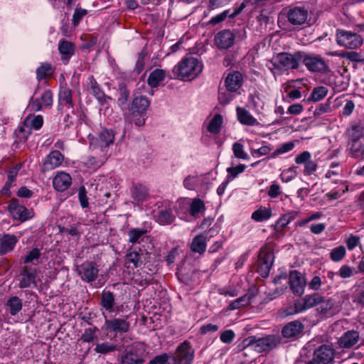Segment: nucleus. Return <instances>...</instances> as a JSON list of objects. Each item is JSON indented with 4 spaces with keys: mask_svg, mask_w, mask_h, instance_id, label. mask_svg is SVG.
<instances>
[{
    "mask_svg": "<svg viewBox=\"0 0 364 364\" xmlns=\"http://www.w3.org/2000/svg\"><path fill=\"white\" fill-rule=\"evenodd\" d=\"M202 64L193 57L185 58L173 69L175 75L183 80H191L196 77L202 71Z\"/></svg>",
    "mask_w": 364,
    "mask_h": 364,
    "instance_id": "1",
    "label": "nucleus"
},
{
    "mask_svg": "<svg viewBox=\"0 0 364 364\" xmlns=\"http://www.w3.org/2000/svg\"><path fill=\"white\" fill-rule=\"evenodd\" d=\"M301 62L311 73L325 75L331 71L328 62L319 54L302 51Z\"/></svg>",
    "mask_w": 364,
    "mask_h": 364,
    "instance_id": "2",
    "label": "nucleus"
},
{
    "mask_svg": "<svg viewBox=\"0 0 364 364\" xmlns=\"http://www.w3.org/2000/svg\"><path fill=\"white\" fill-rule=\"evenodd\" d=\"M247 348H250L255 350L261 353L269 351L280 343V338L275 335H269L265 337L256 338L251 336L244 341Z\"/></svg>",
    "mask_w": 364,
    "mask_h": 364,
    "instance_id": "3",
    "label": "nucleus"
},
{
    "mask_svg": "<svg viewBox=\"0 0 364 364\" xmlns=\"http://www.w3.org/2000/svg\"><path fill=\"white\" fill-rule=\"evenodd\" d=\"M302 51L299 50L294 53L282 52L277 55L275 62L272 63L274 69L281 70H296L299 67V63L301 62Z\"/></svg>",
    "mask_w": 364,
    "mask_h": 364,
    "instance_id": "4",
    "label": "nucleus"
},
{
    "mask_svg": "<svg viewBox=\"0 0 364 364\" xmlns=\"http://www.w3.org/2000/svg\"><path fill=\"white\" fill-rule=\"evenodd\" d=\"M146 358L145 346L143 343H134L126 349L119 364H143Z\"/></svg>",
    "mask_w": 364,
    "mask_h": 364,
    "instance_id": "5",
    "label": "nucleus"
},
{
    "mask_svg": "<svg viewBox=\"0 0 364 364\" xmlns=\"http://www.w3.org/2000/svg\"><path fill=\"white\" fill-rule=\"evenodd\" d=\"M129 316L127 315L123 318H113L108 319L105 316V320L102 330L106 332L107 335L124 334L127 333L130 329V322L128 321Z\"/></svg>",
    "mask_w": 364,
    "mask_h": 364,
    "instance_id": "6",
    "label": "nucleus"
},
{
    "mask_svg": "<svg viewBox=\"0 0 364 364\" xmlns=\"http://www.w3.org/2000/svg\"><path fill=\"white\" fill-rule=\"evenodd\" d=\"M274 259V253L267 247H262L260 249L258 255L257 272L262 277L267 278L269 276Z\"/></svg>",
    "mask_w": 364,
    "mask_h": 364,
    "instance_id": "7",
    "label": "nucleus"
},
{
    "mask_svg": "<svg viewBox=\"0 0 364 364\" xmlns=\"http://www.w3.org/2000/svg\"><path fill=\"white\" fill-rule=\"evenodd\" d=\"M336 41L339 46L348 49H355L363 44V38L360 35L345 30L337 31Z\"/></svg>",
    "mask_w": 364,
    "mask_h": 364,
    "instance_id": "8",
    "label": "nucleus"
},
{
    "mask_svg": "<svg viewBox=\"0 0 364 364\" xmlns=\"http://www.w3.org/2000/svg\"><path fill=\"white\" fill-rule=\"evenodd\" d=\"M313 356L322 364H333L336 350L332 344H321L314 350Z\"/></svg>",
    "mask_w": 364,
    "mask_h": 364,
    "instance_id": "9",
    "label": "nucleus"
},
{
    "mask_svg": "<svg viewBox=\"0 0 364 364\" xmlns=\"http://www.w3.org/2000/svg\"><path fill=\"white\" fill-rule=\"evenodd\" d=\"M77 272L81 279L87 283L96 280L99 274V269L96 263L85 261L77 267Z\"/></svg>",
    "mask_w": 364,
    "mask_h": 364,
    "instance_id": "10",
    "label": "nucleus"
},
{
    "mask_svg": "<svg viewBox=\"0 0 364 364\" xmlns=\"http://www.w3.org/2000/svg\"><path fill=\"white\" fill-rule=\"evenodd\" d=\"M193 358V349L189 343L184 341L176 349L173 358V364H191Z\"/></svg>",
    "mask_w": 364,
    "mask_h": 364,
    "instance_id": "11",
    "label": "nucleus"
},
{
    "mask_svg": "<svg viewBox=\"0 0 364 364\" xmlns=\"http://www.w3.org/2000/svg\"><path fill=\"white\" fill-rule=\"evenodd\" d=\"M8 210L14 219L18 220L22 222L26 221L33 216V213L31 210L27 209L25 206L20 205L18 200L13 198L9 205Z\"/></svg>",
    "mask_w": 364,
    "mask_h": 364,
    "instance_id": "12",
    "label": "nucleus"
},
{
    "mask_svg": "<svg viewBox=\"0 0 364 364\" xmlns=\"http://www.w3.org/2000/svg\"><path fill=\"white\" fill-rule=\"evenodd\" d=\"M53 105V93L50 90H46L42 93L41 98H31L28 108L31 111L36 112L41 111L43 107H51Z\"/></svg>",
    "mask_w": 364,
    "mask_h": 364,
    "instance_id": "13",
    "label": "nucleus"
},
{
    "mask_svg": "<svg viewBox=\"0 0 364 364\" xmlns=\"http://www.w3.org/2000/svg\"><path fill=\"white\" fill-rule=\"evenodd\" d=\"M19 277V288L24 289L37 286V270L36 268L28 266L23 267Z\"/></svg>",
    "mask_w": 364,
    "mask_h": 364,
    "instance_id": "14",
    "label": "nucleus"
},
{
    "mask_svg": "<svg viewBox=\"0 0 364 364\" xmlns=\"http://www.w3.org/2000/svg\"><path fill=\"white\" fill-rule=\"evenodd\" d=\"M341 309L339 301L336 298H326L322 296V301L317 307L318 312L323 316H332L338 313Z\"/></svg>",
    "mask_w": 364,
    "mask_h": 364,
    "instance_id": "15",
    "label": "nucleus"
},
{
    "mask_svg": "<svg viewBox=\"0 0 364 364\" xmlns=\"http://www.w3.org/2000/svg\"><path fill=\"white\" fill-rule=\"evenodd\" d=\"M235 36L229 29H224L218 32L214 38V43L220 50L231 48L235 44Z\"/></svg>",
    "mask_w": 364,
    "mask_h": 364,
    "instance_id": "16",
    "label": "nucleus"
},
{
    "mask_svg": "<svg viewBox=\"0 0 364 364\" xmlns=\"http://www.w3.org/2000/svg\"><path fill=\"white\" fill-rule=\"evenodd\" d=\"M289 284L294 294L301 296L304 294L306 280L300 272L292 270L289 272Z\"/></svg>",
    "mask_w": 364,
    "mask_h": 364,
    "instance_id": "17",
    "label": "nucleus"
},
{
    "mask_svg": "<svg viewBox=\"0 0 364 364\" xmlns=\"http://www.w3.org/2000/svg\"><path fill=\"white\" fill-rule=\"evenodd\" d=\"M308 10L303 7H294L290 9L287 13L288 21L294 26H301L308 19Z\"/></svg>",
    "mask_w": 364,
    "mask_h": 364,
    "instance_id": "18",
    "label": "nucleus"
},
{
    "mask_svg": "<svg viewBox=\"0 0 364 364\" xmlns=\"http://www.w3.org/2000/svg\"><path fill=\"white\" fill-rule=\"evenodd\" d=\"M87 87L88 92L95 97L101 105L107 104L111 99L105 94L100 85L92 75L88 77Z\"/></svg>",
    "mask_w": 364,
    "mask_h": 364,
    "instance_id": "19",
    "label": "nucleus"
},
{
    "mask_svg": "<svg viewBox=\"0 0 364 364\" xmlns=\"http://www.w3.org/2000/svg\"><path fill=\"white\" fill-rule=\"evenodd\" d=\"M243 75L239 71L229 73L225 79V85L230 92H237L243 85Z\"/></svg>",
    "mask_w": 364,
    "mask_h": 364,
    "instance_id": "20",
    "label": "nucleus"
},
{
    "mask_svg": "<svg viewBox=\"0 0 364 364\" xmlns=\"http://www.w3.org/2000/svg\"><path fill=\"white\" fill-rule=\"evenodd\" d=\"M58 51L61 56V60L64 65H67L75 52V45L71 41L62 39L58 43Z\"/></svg>",
    "mask_w": 364,
    "mask_h": 364,
    "instance_id": "21",
    "label": "nucleus"
},
{
    "mask_svg": "<svg viewBox=\"0 0 364 364\" xmlns=\"http://www.w3.org/2000/svg\"><path fill=\"white\" fill-rule=\"evenodd\" d=\"M359 338V333L357 331H348L338 338L337 344L341 348L349 349L358 342Z\"/></svg>",
    "mask_w": 364,
    "mask_h": 364,
    "instance_id": "22",
    "label": "nucleus"
},
{
    "mask_svg": "<svg viewBox=\"0 0 364 364\" xmlns=\"http://www.w3.org/2000/svg\"><path fill=\"white\" fill-rule=\"evenodd\" d=\"M72 183V178L70 174L60 171L53 179V186L57 191L63 192L67 190Z\"/></svg>",
    "mask_w": 364,
    "mask_h": 364,
    "instance_id": "23",
    "label": "nucleus"
},
{
    "mask_svg": "<svg viewBox=\"0 0 364 364\" xmlns=\"http://www.w3.org/2000/svg\"><path fill=\"white\" fill-rule=\"evenodd\" d=\"M64 159L63 155L58 150L51 151L43 162V171H49L60 166Z\"/></svg>",
    "mask_w": 364,
    "mask_h": 364,
    "instance_id": "24",
    "label": "nucleus"
},
{
    "mask_svg": "<svg viewBox=\"0 0 364 364\" xmlns=\"http://www.w3.org/2000/svg\"><path fill=\"white\" fill-rule=\"evenodd\" d=\"M59 106H68L71 113H74V102L73 101V91L67 86L60 87L58 94Z\"/></svg>",
    "mask_w": 364,
    "mask_h": 364,
    "instance_id": "25",
    "label": "nucleus"
},
{
    "mask_svg": "<svg viewBox=\"0 0 364 364\" xmlns=\"http://www.w3.org/2000/svg\"><path fill=\"white\" fill-rule=\"evenodd\" d=\"M303 330L304 325L299 321H294L283 327L282 335L286 338H294L299 336Z\"/></svg>",
    "mask_w": 364,
    "mask_h": 364,
    "instance_id": "26",
    "label": "nucleus"
},
{
    "mask_svg": "<svg viewBox=\"0 0 364 364\" xmlns=\"http://www.w3.org/2000/svg\"><path fill=\"white\" fill-rule=\"evenodd\" d=\"M144 255L139 252L132 251L125 256V265L127 268L134 270L144 264Z\"/></svg>",
    "mask_w": 364,
    "mask_h": 364,
    "instance_id": "27",
    "label": "nucleus"
},
{
    "mask_svg": "<svg viewBox=\"0 0 364 364\" xmlns=\"http://www.w3.org/2000/svg\"><path fill=\"white\" fill-rule=\"evenodd\" d=\"M114 140V134L112 130L103 129L99 134L98 138L95 141H92L91 144L95 146V143L101 149L108 147L113 144Z\"/></svg>",
    "mask_w": 364,
    "mask_h": 364,
    "instance_id": "28",
    "label": "nucleus"
},
{
    "mask_svg": "<svg viewBox=\"0 0 364 364\" xmlns=\"http://www.w3.org/2000/svg\"><path fill=\"white\" fill-rule=\"evenodd\" d=\"M149 105L148 99L142 95L135 96L132 102L129 110L133 114H143Z\"/></svg>",
    "mask_w": 364,
    "mask_h": 364,
    "instance_id": "29",
    "label": "nucleus"
},
{
    "mask_svg": "<svg viewBox=\"0 0 364 364\" xmlns=\"http://www.w3.org/2000/svg\"><path fill=\"white\" fill-rule=\"evenodd\" d=\"M245 7V3H242L241 5L234 10L233 12L230 13V9H227L222 13L212 17L209 21L208 23L210 25L215 26L220 22H223L228 16L232 18L237 16Z\"/></svg>",
    "mask_w": 364,
    "mask_h": 364,
    "instance_id": "30",
    "label": "nucleus"
},
{
    "mask_svg": "<svg viewBox=\"0 0 364 364\" xmlns=\"http://www.w3.org/2000/svg\"><path fill=\"white\" fill-rule=\"evenodd\" d=\"M299 214V211L291 210L282 215L274 225V230L277 232H282L288 224L293 221Z\"/></svg>",
    "mask_w": 364,
    "mask_h": 364,
    "instance_id": "31",
    "label": "nucleus"
},
{
    "mask_svg": "<svg viewBox=\"0 0 364 364\" xmlns=\"http://www.w3.org/2000/svg\"><path fill=\"white\" fill-rule=\"evenodd\" d=\"M237 116L238 121L244 125L247 126H257L259 122L246 109L242 107H237Z\"/></svg>",
    "mask_w": 364,
    "mask_h": 364,
    "instance_id": "32",
    "label": "nucleus"
},
{
    "mask_svg": "<svg viewBox=\"0 0 364 364\" xmlns=\"http://www.w3.org/2000/svg\"><path fill=\"white\" fill-rule=\"evenodd\" d=\"M18 242L17 237L14 235H4L0 240V253L5 255L12 251Z\"/></svg>",
    "mask_w": 364,
    "mask_h": 364,
    "instance_id": "33",
    "label": "nucleus"
},
{
    "mask_svg": "<svg viewBox=\"0 0 364 364\" xmlns=\"http://www.w3.org/2000/svg\"><path fill=\"white\" fill-rule=\"evenodd\" d=\"M166 77V71L156 68L149 75L147 79L148 85L152 87H157L160 83Z\"/></svg>",
    "mask_w": 364,
    "mask_h": 364,
    "instance_id": "34",
    "label": "nucleus"
},
{
    "mask_svg": "<svg viewBox=\"0 0 364 364\" xmlns=\"http://www.w3.org/2000/svg\"><path fill=\"white\" fill-rule=\"evenodd\" d=\"M100 304L107 311L112 312L115 304V296L113 292L103 290L101 294Z\"/></svg>",
    "mask_w": 364,
    "mask_h": 364,
    "instance_id": "35",
    "label": "nucleus"
},
{
    "mask_svg": "<svg viewBox=\"0 0 364 364\" xmlns=\"http://www.w3.org/2000/svg\"><path fill=\"white\" fill-rule=\"evenodd\" d=\"M55 72V68L49 63H41L37 68L36 79L38 82L50 77Z\"/></svg>",
    "mask_w": 364,
    "mask_h": 364,
    "instance_id": "36",
    "label": "nucleus"
},
{
    "mask_svg": "<svg viewBox=\"0 0 364 364\" xmlns=\"http://www.w3.org/2000/svg\"><path fill=\"white\" fill-rule=\"evenodd\" d=\"M346 134L348 137L349 144L350 145L364 138V129L360 124H353L347 129Z\"/></svg>",
    "mask_w": 364,
    "mask_h": 364,
    "instance_id": "37",
    "label": "nucleus"
},
{
    "mask_svg": "<svg viewBox=\"0 0 364 364\" xmlns=\"http://www.w3.org/2000/svg\"><path fill=\"white\" fill-rule=\"evenodd\" d=\"M207 237L203 234L194 237L191 244V250L200 255L203 254L206 250Z\"/></svg>",
    "mask_w": 364,
    "mask_h": 364,
    "instance_id": "38",
    "label": "nucleus"
},
{
    "mask_svg": "<svg viewBox=\"0 0 364 364\" xmlns=\"http://www.w3.org/2000/svg\"><path fill=\"white\" fill-rule=\"evenodd\" d=\"M272 215V213L270 208L260 206L252 213L251 218L256 222H263L269 220Z\"/></svg>",
    "mask_w": 364,
    "mask_h": 364,
    "instance_id": "39",
    "label": "nucleus"
},
{
    "mask_svg": "<svg viewBox=\"0 0 364 364\" xmlns=\"http://www.w3.org/2000/svg\"><path fill=\"white\" fill-rule=\"evenodd\" d=\"M131 193L135 200L143 201L148 196V189L142 184H134L131 189Z\"/></svg>",
    "mask_w": 364,
    "mask_h": 364,
    "instance_id": "40",
    "label": "nucleus"
},
{
    "mask_svg": "<svg viewBox=\"0 0 364 364\" xmlns=\"http://www.w3.org/2000/svg\"><path fill=\"white\" fill-rule=\"evenodd\" d=\"M175 216L171 208H164L159 210L157 215V222L161 225H169L173 222Z\"/></svg>",
    "mask_w": 364,
    "mask_h": 364,
    "instance_id": "41",
    "label": "nucleus"
},
{
    "mask_svg": "<svg viewBox=\"0 0 364 364\" xmlns=\"http://www.w3.org/2000/svg\"><path fill=\"white\" fill-rule=\"evenodd\" d=\"M18 171V168L17 167L11 168L8 172V178L3 188L1 189V193L6 196H11L10 188L12 183L16 180V176Z\"/></svg>",
    "mask_w": 364,
    "mask_h": 364,
    "instance_id": "42",
    "label": "nucleus"
},
{
    "mask_svg": "<svg viewBox=\"0 0 364 364\" xmlns=\"http://www.w3.org/2000/svg\"><path fill=\"white\" fill-rule=\"evenodd\" d=\"M350 155L355 159L364 158V137L350 145Z\"/></svg>",
    "mask_w": 364,
    "mask_h": 364,
    "instance_id": "43",
    "label": "nucleus"
},
{
    "mask_svg": "<svg viewBox=\"0 0 364 364\" xmlns=\"http://www.w3.org/2000/svg\"><path fill=\"white\" fill-rule=\"evenodd\" d=\"M223 122V116L220 114H215L207 127L208 131L212 134H218L221 130Z\"/></svg>",
    "mask_w": 364,
    "mask_h": 364,
    "instance_id": "44",
    "label": "nucleus"
},
{
    "mask_svg": "<svg viewBox=\"0 0 364 364\" xmlns=\"http://www.w3.org/2000/svg\"><path fill=\"white\" fill-rule=\"evenodd\" d=\"M6 306L9 308L11 315L15 316L22 309V300L16 296H11L8 299Z\"/></svg>",
    "mask_w": 364,
    "mask_h": 364,
    "instance_id": "45",
    "label": "nucleus"
},
{
    "mask_svg": "<svg viewBox=\"0 0 364 364\" xmlns=\"http://www.w3.org/2000/svg\"><path fill=\"white\" fill-rule=\"evenodd\" d=\"M117 350V346L109 342L97 343L95 351L100 354H108Z\"/></svg>",
    "mask_w": 364,
    "mask_h": 364,
    "instance_id": "46",
    "label": "nucleus"
},
{
    "mask_svg": "<svg viewBox=\"0 0 364 364\" xmlns=\"http://www.w3.org/2000/svg\"><path fill=\"white\" fill-rule=\"evenodd\" d=\"M205 206L203 200L200 198H194L190 206V214L196 217L198 213L205 211Z\"/></svg>",
    "mask_w": 364,
    "mask_h": 364,
    "instance_id": "47",
    "label": "nucleus"
},
{
    "mask_svg": "<svg viewBox=\"0 0 364 364\" xmlns=\"http://www.w3.org/2000/svg\"><path fill=\"white\" fill-rule=\"evenodd\" d=\"M328 92V88L324 86L315 87L311 94L309 100L313 102L320 101L327 95Z\"/></svg>",
    "mask_w": 364,
    "mask_h": 364,
    "instance_id": "48",
    "label": "nucleus"
},
{
    "mask_svg": "<svg viewBox=\"0 0 364 364\" xmlns=\"http://www.w3.org/2000/svg\"><path fill=\"white\" fill-rule=\"evenodd\" d=\"M250 304V296L247 294H245L240 298H237L232 302H231L228 306L229 310H235L240 309L241 307L245 306Z\"/></svg>",
    "mask_w": 364,
    "mask_h": 364,
    "instance_id": "49",
    "label": "nucleus"
},
{
    "mask_svg": "<svg viewBox=\"0 0 364 364\" xmlns=\"http://www.w3.org/2000/svg\"><path fill=\"white\" fill-rule=\"evenodd\" d=\"M304 298L308 309L314 306H319L322 301V296L318 293L306 295Z\"/></svg>",
    "mask_w": 364,
    "mask_h": 364,
    "instance_id": "50",
    "label": "nucleus"
},
{
    "mask_svg": "<svg viewBox=\"0 0 364 364\" xmlns=\"http://www.w3.org/2000/svg\"><path fill=\"white\" fill-rule=\"evenodd\" d=\"M29 123L31 128L35 130L40 129L43 124V116L38 114L33 117L28 116L26 117L24 124Z\"/></svg>",
    "mask_w": 364,
    "mask_h": 364,
    "instance_id": "51",
    "label": "nucleus"
},
{
    "mask_svg": "<svg viewBox=\"0 0 364 364\" xmlns=\"http://www.w3.org/2000/svg\"><path fill=\"white\" fill-rule=\"evenodd\" d=\"M146 233V230L141 228H132L129 230V242L134 244L139 242V239Z\"/></svg>",
    "mask_w": 364,
    "mask_h": 364,
    "instance_id": "52",
    "label": "nucleus"
},
{
    "mask_svg": "<svg viewBox=\"0 0 364 364\" xmlns=\"http://www.w3.org/2000/svg\"><path fill=\"white\" fill-rule=\"evenodd\" d=\"M295 144L293 141H288L280 145L271 155L272 158H276L279 155L286 154L294 148Z\"/></svg>",
    "mask_w": 364,
    "mask_h": 364,
    "instance_id": "53",
    "label": "nucleus"
},
{
    "mask_svg": "<svg viewBox=\"0 0 364 364\" xmlns=\"http://www.w3.org/2000/svg\"><path fill=\"white\" fill-rule=\"evenodd\" d=\"M331 101L330 99H328L324 103L319 104L316 107L314 115L316 117H318L321 114L331 112Z\"/></svg>",
    "mask_w": 364,
    "mask_h": 364,
    "instance_id": "54",
    "label": "nucleus"
},
{
    "mask_svg": "<svg viewBox=\"0 0 364 364\" xmlns=\"http://www.w3.org/2000/svg\"><path fill=\"white\" fill-rule=\"evenodd\" d=\"M98 331L97 327L87 328L80 336V340L85 343H91L96 338V333Z\"/></svg>",
    "mask_w": 364,
    "mask_h": 364,
    "instance_id": "55",
    "label": "nucleus"
},
{
    "mask_svg": "<svg viewBox=\"0 0 364 364\" xmlns=\"http://www.w3.org/2000/svg\"><path fill=\"white\" fill-rule=\"evenodd\" d=\"M232 151L236 158L244 160L248 159V154L244 151V146L242 144L235 142L232 145Z\"/></svg>",
    "mask_w": 364,
    "mask_h": 364,
    "instance_id": "56",
    "label": "nucleus"
},
{
    "mask_svg": "<svg viewBox=\"0 0 364 364\" xmlns=\"http://www.w3.org/2000/svg\"><path fill=\"white\" fill-rule=\"evenodd\" d=\"M287 289L286 287H277L274 290L269 291L267 293L266 298L264 299L265 302L271 301L279 296L284 294Z\"/></svg>",
    "mask_w": 364,
    "mask_h": 364,
    "instance_id": "57",
    "label": "nucleus"
},
{
    "mask_svg": "<svg viewBox=\"0 0 364 364\" xmlns=\"http://www.w3.org/2000/svg\"><path fill=\"white\" fill-rule=\"evenodd\" d=\"M346 255V249L343 246H339L333 249L330 257L333 262L341 261Z\"/></svg>",
    "mask_w": 364,
    "mask_h": 364,
    "instance_id": "58",
    "label": "nucleus"
},
{
    "mask_svg": "<svg viewBox=\"0 0 364 364\" xmlns=\"http://www.w3.org/2000/svg\"><path fill=\"white\" fill-rule=\"evenodd\" d=\"M119 92L118 102L121 105H124L128 100L129 91L124 83H121L119 86Z\"/></svg>",
    "mask_w": 364,
    "mask_h": 364,
    "instance_id": "59",
    "label": "nucleus"
},
{
    "mask_svg": "<svg viewBox=\"0 0 364 364\" xmlns=\"http://www.w3.org/2000/svg\"><path fill=\"white\" fill-rule=\"evenodd\" d=\"M41 255L40 250L38 248H33L31 250L27 255L24 257L23 263H34L35 261H38Z\"/></svg>",
    "mask_w": 364,
    "mask_h": 364,
    "instance_id": "60",
    "label": "nucleus"
},
{
    "mask_svg": "<svg viewBox=\"0 0 364 364\" xmlns=\"http://www.w3.org/2000/svg\"><path fill=\"white\" fill-rule=\"evenodd\" d=\"M87 14V11L82 8H76L73 15L72 22L74 26H77L82 18Z\"/></svg>",
    "mask_w": 364,
    "mask_h": 364,
    "instance_id": "61",
    "label": "nucleus"
},
{
    "mask_svg": "<svg viewBox=\"0 0 364 364\" xmlns=\"http://www.w3.org/2000/svg\"><path fill=\"white\" fill-rule=\"evenodd\" d=\"M78 199L80 205L82 208H87L89 206L88 198L87 196V191L85 186H82L80 187L78 191Z\"/></svg>",
    "mask_w": 364,
    "mask_h": 364,
    "instance_id": "62",
    "label": "nucleus"
},
{
    "mask_svg": "<svg viewBox=\"0 0 364 364\" xmlns=\"http://www.w3.org/2000/svg\"><path fill=\"white\" fill-rule=\"evenodd\" d=\"M273 147L270 144L264 145L257 149L252 150L251 153L253 156H262L269 154Z\"/></svg>",
    "mask_w": 364,
    "mask_h": 364,
    "instance_id": "63",
    "label": "nucleus"
},
{
    "mask_svg": "<svg viewBox=\"0 0 364 364\" xmlns=\"http://www.w3.org/2000/svg\"><path fill=\"white\" fill-rule=\"evenodd\" d=\"M169 356L167 353H162L154 357L149 361V364H169Z\"/></svg>",
    "mask_w": 364,
    "mask_h": 364,
    "instance_id": "64",
    "label": "nucleus"
}]
</instances>
